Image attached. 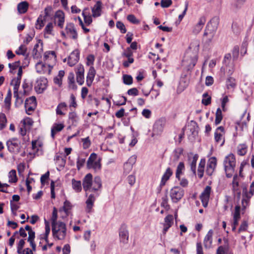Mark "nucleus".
Listing matches in <instances>:
<instances>
[{"label":"nucleus","mask_w":254,"mask_h":254,"mask_svg":"<svg viewBox=\"0 0 254 254\" xmlns=\"http://www.w3.org/2000/svg\"><path fill=\"white\" fill-rule=\"evenodd\" d=\"M199 42L194 41L191 43L189 49L185 53L183 64L188 70L192 69L197 61V54L199 51Z\"/></svg>","instance_id":"f257e3e1"},{"label":"nucleus","mask_w":254,"mask_h":254,"mask_svg":"<svg viewBox=\"0 0 254 254\" xmlns=\"http://www.w3.org/2000/svg\"><path fill=\"white\" fill-rule=\"evenodd\" d=\"M83 188L85 191H97L102 187V181L99 177H96L92 180V175L90 173L87 174L83 180Z\"/></svg>","instance_id":"f03ea898"},{"label":"nucleus","mask_w":254,"mask_h":254,"mask_svg":"<svg viewBox=\"0 0 254 254\" xmlns=\"http://www.w3.org/2000/svg\"><path fill=\"white\" fill-rule=\"evenodd\" d=\"M223 165L226 175L227 178L232 177L236 166V159L235 156L233 154H230L225 157Z\"/></svg>","instance_id":"7ed1b4c3"},{"label":"nucleus","mask_w":254,"mask_h":254,"mask_svg":"<svg viewBox=\"0 0 254 254\" xmlns=\"http://www.w3.org/2000/svg\"><path fill=\"white\" fill-rule=\"evenodd\" d=\"M53 236L55 239L59 240H64L66 235V225L64 222L52 226Z\"/></svg>","instance_id":"20e7f679"},{"label":"nucleus","mask_w":254,"mask_h":254,"mask_svg":"<svg viewBox=\"0 0 254 254\" xmlns=\"http://www.w3.org/2000/svg\"><path fill=\"white\" fill-rule=\"evenodd\" d=\"M254 194V182H253L248 191L247 188L244 187L242 191V209L244 211L249 205L250 200Z\"/></svg>","instance_id":"39448f33"},{"label":"nucleus","mask_w":254,"mask_h":254,"mask_svg":"<svg viewBox=\"0 0 254 254\" xmlns=\"http://www.w3.org/2000/svg\"><path fill=\"white\" fill-rule=\"evenodd\" d=\"M231 59L230 54L228 53L225 55L223 60L224 65L221 68V72L224 75L225 74L231 75L234 71V65Z\"/></svg>","instance_id":"423d86ee"},{"label":"nucleus","mask_w":254,"mask_h":254,"mask_svg":"<svg viewBox=\"0 0 254 254\" xmlns=\"http://www.w3.org/2000/svg\"><path fill=\"white\" fill-rule=\"evenodd\" d=\"M87 167L92 169L95 172H99L101 169V159H97V155L92 153L90 155L87 162Z\"/></svg>","instance_id":"0eeeda50"},{"label":"nucleus","mask_w":254,"mask_h":254,"mask_svg":"<svg viewBox=\"0 0 254 254\" xmlns=\"http://www.w3.org/2000/svg\"><path fill=\"white\" fill-rule=\"evenodd\" d=\"M61 35L63 37H67L74 40L78 38V33L74 24L72 23H67L65 28V32L62 31Z\"/></svg>","instance_id":"6e6552de"},{"label":"nucleus","mask_w":254,"mask_h":254,"mask_svg":"<svg viewBox=\"0 0 254 254\" xmlns=\"http://www.w3.org/2000/svg\"><path fill=\"white\" fill-rule=\"evenodd\" d=\"M170 196L174 203L179 201L184 195V190L179 187H174L170 191Z\"/></svg>","instance_id":"1a4fd4ad"},{"label":"nucleus","mask_w":254,"mask_h":254,"mask_svg":"<svg viewBox=\"0 0 254 254\" xmlns=\"http://www.w3.org/2000/svg\"><path fill=\"white\" fill-rule=\"evenodd\" d=\"M8 150L9 152L14 153H18L20 151V142L17 138H12L6 142Z\"/></svg>","instance_id":"9d476101"},{"label":"nucleus","mask_w":254,"mask_h":254,"mask_svg":"<svg viewBox=\"0 0 254 254\" xmlns=\"http://www.w3.org/2000/svg\"><path fill=\"white\" fill-rule=\"evenodd\" d=\"M44 61L48 65L52 66V68L56 64L57 57L54 51H47L44 53Z\"/></svg>","instance_id":"9b49d317"},{"label":"nucleus","mask_w":254,"mask_h":254,"mask_svg":"<svg viewBox=\"0 0 254 254\" xmlns=\"http://www.w3.org/2000/svg\"><path fill=\"white\" fill-rule=\"evenodd\" d=\"M210 28V24L208 23L203 36V42L207 45H209L212 42L215 35V30H212Z\"/></svg>","instance_id":"f8f14e48"},{"label":"nucleus","mask_w":254,"mask_h":254,"mask_svg":"<svg viewBox=\"0 0 254 254\" xmlns=\"http://www.w3.org/2000/svg\"><path fill=\"white\" fill-rule=\"evenodd\" d=\"M36 71L40 74H50L52 70V66L44 64L43 62H38L35 65Z\"/></svg>","instance_id":"ddd939ff"},{"label":"nucleus","mask_w":254,"mask_h":254,"mask_svg":"<svg viewBox=\"0 0 254 254\" xmlns=\"http://www.w3.org/2000/svg\"><path fill=\"white\" fill-rule=\"evenodd\" d=\"M224 134V128L222 126L217 127L214 133L215 141L221 146L223 145L225 142Z\"/></svg>","instance_id":"4468645a"},{"label":"nucleus","mask_w":254,"mask_h":254,"mask_svg":"<svg viewBox=\"0 0 254 254\" xmlns=\"http://www.w3.org/2000/svg\"><path fill=\"white\" fill-rule=\"evenodd\" d=\"M165 125V121L163 119L157 120L153 126V131L152 133V137H154L155 135L160 134L163 130L164 127Z\"/></svg>","instance_id":"2eb2a0df"},{"label":"nucleus","mask_w":254,"mask_h":254,"mask_svg":"<svg viewBox=\"0 0 254 254\" xmlns=\"http://www.w3.org/2000/svg\"><path fill=\"white\" fill-rule=\"evenodd\" d=\"M211 192V187L207 186L200 195V199L204 207H206L208 205Z\"/></svg>","instance_id":"dca6fc26"},{"label":"nucleus","mask_w":254,"mask_h":254,"mask_svg":"<svg viewBox=\"0 0 254 254\" xmlns=\"http://www.w3.org/2000/svg\"><path fill=\"white\" fill-rule=\"evenodd\" d=\"M84 66L79 64L76 69V77L77 82L80 85H82L84 81Z\"/></svg>","instance_id":"f3484780"},{"label":"nucleus","mask_w":254,"mask_h":254,"mask_svg":"<svg viewBox=\"0 0 254 254\" xmlns=\"http://www.w3.org/2000/svg\"><path fill=\"white\" fill-rule=\"evenodd\" d=\"M47 80L45 78H40L37 80L35 89L38 93H41L47 88Z\"/></svg>","instance_id":"a211bd4d"},{"label":"nucleus","mask_w":254,"mask_h":254,"mask_svg":"<svg viewBox=\"0 0 254 254\" xmlns=\"http://www.w3.org/2000/svg\"><path fill=\"white\" fill-rule=\"evenodd\" d=\"M79 59V51L78 50H75L69 56L67 64L70 66H72L78 62Z\"/></svg>","instance_id":"6ab92c4d"},{"label":"nucleus","mask_w":254,"mask_h":254,"mask_svg":"<svg viewBox=\"0 0 254 254\" xmlns=\"http://www.w3.org/2000/svg\"><path fill=\"white\" fill-rule=\"evenodd\" d=\"M120 240V242L124 243L127 244L128 240V231L125 226H122L119 232Z\"/></svg>","instance_id":"aec40b11"},{"label":"nucleus","mask_w":254,"mask_h":254,"mask_svg":"<svg viewBox=\"0 0 254 254\" xmlns=\"http://www.w3.org/2000/svg\"><path fill=\"white\" fill-rule=\"evenodd\" d=\"M55 18L58 19L57 25L59 27L62 28L64 27V14L62 10H58L56 12Z\"/></svg>","instance_id":"412c9836"},{"label":"nucleus","mask_w":254,"mask_h":254,"mask_svg":"<svg viewBox=\"0 0 254 254\" xmlns=\"http://www.w3.org/2000/svg\"><path fill=\"white\" fill-rule=\"evenodd\" d=\"M96 74V71L95 70L94 67L93 66H91L89 69V71L87 73V75L86 77V83L87 86H90L92 84V83L94 80L95 75Z\"/></svg>","instance_id":"4be33fe9"},{"label":"nucleus","mask_w":254,"mask_h":254,"mask_svg":"<svg viewBox=\"0 0 254 254\" xmlns=\"http://www.w3.org/2000/svg\"><path fill=\"white\" fill-rule=\"evenodd\" d=\"M102 2L97 1L94 6L92 8V16L97 17L100 16L101 14Z\"/></svg>","instance_id":"5701e85b"},{"label":"nucleus","mask_w":254,"mask_h":254,"mask_svg":"<svg viewBox=\"0 0 254 254\" xmlns=\"http://www.w3.org/2000/svg\"><path fill=\"white\" fill-rule=\"evenodd\" d=\"M206 19L204 17H201L198 20V23L193 27L192 32L193 33L197 34L201 30L204 24L205 23Z\"/></svg>","instance_id":"b1692460"},{"label":"nucleus","mask_w":254,"mask_h":254,"mask_svg":"<svg viewBox=\"0 0 254 254\" xmlns=\"http://www.w3.org/2000/svg\"><path fill=\"white\" fill-rule=\"evenodd\" d=\"M96 196L93 194H90L88 198L86 201V211L87 212H90L91 210V209L93 206L94 203L96 199Z\"/></svg>","instance_id":"393cba45"},{"label":"nucleus","mask_w":254,"mask_h":254,"mask_svg":"<svg viewBox=\"0 0 254 254\" xmlns=\"http://www.w3.org/2000/svg\"><path fill=\"white\" fill-rule=\"evenodd\" d=\"M213 231L212 230H210L204 239V245L206 248H210L212 242V236Z\"/></svg>","instance_id":"a878e982"},{"label":"nucleus","mask_w":254,"mask_h":254,"mask_svg":"<svg viewBox=\"0 0 254 254\" xmlns=\"http://www.w3.org/2000/svg\"><path fill=\"white\" fill-rule=\"evenodd\" d=\"M173 172L170 168H168L164 175H163L161 181L160 182V186L162 187L164 186L166 182L169 179L170 177L172 176Z\"/></svg>","instance_id":"bb28decb"},{"label":"nucleus","mask_w":254,"mask_h":254,"mask_svg":"<svg viewBox=\"0 0 254 254\" xmlns=\"http://www.w3.org/2000/svg\"><path fill=\"white\" fill-rule=\"evenodd\" d=\"M82 15L84 22L87 25H89L92 22V16L90 14L89 8H85L82 11Z\"/></svg>","instance_id":"cd10ccee"},{"label":"nucleus","mask_w":254,"mask_h":254,"mask_svg":"<svg viewBox=\"0 0 254 254\" xmlns=\"http://www.w3.org/2000/svg\"><path fill=\"white\" fill-rule=\"evenodd\" d=\"M21 79L14 78L12 79L10 84L13 86V96H17Z\"/></svg>","instance_id":"c85d7f7f"},{"label":"nucleus","mask_w":254,"mask_h":254,"mask_svg":"<svg viewBox=\"0 0 254 254\" xmlns=\"http://www.w3.org/2000/svg\"><path fill=\"white\" fill-rule=\"evenodd\" d=\"M29 4L26 1H22L17 5V10L20 14H23L27 12Z\"/></svg>","instance_id":"c756f323"},{"label":"nucleus","mask_w":254,"mask_h":254,"mask_svg":"<svg viewBox=\"0 0 254 254\" xmlns=\"http://www.w3.org/2000/svg\"><path fill=\"white\" fill-rule=\"evenodd\" d=\"M64 73L65 72L64 70H60L58 75L54 78V83L58 85L59 87L61 86L62 84V79L64 75Z\"/></svg>","instance_id":"7c9ffc66"},{"label":"nucleus","mask_w":254,"mask_h":254,"mask_svg":"<svg viewBox=\"0 0 254 254\" xmlns=\"http://www.w3.org/2000/svg\"><path fill=\"white\" fill-rule=\"evenodd\" d=\"M64 126L63 124H54L51 129V135L53 138L54 137L55 134L59 131H61L64 127Z\"/></svg>","instance_id":"2f4dec72"},{"label":"nucleus","mask_w":254,"mask_h":254,"mask_svg":"<svg viewBox=\"0 0 254 254\" xmlns=\"http://www.w3.org/2000/svg\"><path fill=\"white\" fill-rule=\"evenodd\" d=\"M232 29L236 35H239L243 29V25L239 22H234L232 25Z\"/></svg>","instance_id":"473e14b6"},{"label":"nucleus","mask_w":254,"mask_h":254,"mask_svg":"<svg viewBox=\"0 0 254 254\" xmlns=\"http://www.w3.org/2000/svg\"><path fill=\"white\" fill-rule=\"evenodd\" d=\"M68 119L72 126H76L78 121V118L76 113L70 112L68 114Z\"/></svg>","instance_id":"72a5a7b5"},{"label":"nucleus","mask_w":254,"mask_h":254,"mask_svg":"<svg viewBox=\"0 0 254 254\" xmlns=\"http://www.w3.org/2000/svg\"><path fill=\"white\" fill-rule=\"evenodd\" d=\"M205 165V160L204 159H201L199 163L197 169L198 176L199 178H202L203 176Z\"/></svg>","instance_id":"f704fd0d"},{"label":"nucleus","mask_w":254,"mask_h":254,"mask_svg":"<svg viewBox=\"0 0 254 254\" xmlns=\"http://www.w3.org/2000/svg\"><path fill=\"white\" fill-rule=\"evenodd\" d=\"M67 82L68 86L70 88L75 89L76 88V86L75 84L74 81V75L73 72H70L68 74L67 78Z\"/></svg>","instance_id":"c9c22d12"},{"label":"nucleus","mask_w":254,"mask_h":254,"mask_svg":"<svg viewBox=\"0 0 254 254\" xmlns=\"http://www.w3.org/2000/svg\"><path fill=\"white\" fill-rule=\"evenodd\" d=\"M45 21L46 19L43 17V15L40 14L37 19L35 28L37 29H41L44 26Z\"/></svg>","instance_id":"e433bc0d"},{"label":"nucleus","mask_w":254,"mask_h":254,"mask_svg":"<svg viewBox=\"0 0 254 254\" xmlns=\"http://www.w3.org/2000/svg\"><path fill=\"white\" fill-rule=\"evenodd\" d=\"M43 142L40 140H34L32 141V148L38 152L43 146Z\"/></svg>","instance_id":"4c0bfd02"},{"label":"nucleus","mask_w":254,"mask_h":254,"mask_svg":"<svg viewBox=\"0 0 254 254\" xmlns=\"http://www.w3.org/2000/svg\"><path fill=\"white\" fill-rule=\"evenodd\" d=\"M185 170V165L182 162L179 163L176 172V177L178 179H180V176L182 174L183 171Z\"/></svg>","instance_id":"58836bf2"},{"label":"nucleus","mask_w":254,"mask_h":254,"mask_svg":"<svg viewBox=\"0 0 254 254\" xmlns=\"http://www.w3.org/2000/svg\"><path fill=\"white\" fill-rule=\"evenodd\" d=\"M58 218V210L56 207L53 208L52 215L51 218L52 226H54L55 225L58 224V223L61 222V221H57Z\"/></svg>","instance_id":"ea45409f"},{"label":"nucleus","mask_w":254,"mask_h":254,"mask_svg":"<svg viewBox=\"0 0 254 254\" xmlns=\"http://www.w3.org/2000/svg\"><path fill=\"white\" fill-rule=\"evenodd\" d=\"M72 187L75 191L77 192L81 191L82 190L81 182L73 179L72 180Z\"/></svg>","instance_id":"a19ab883"},{"label":"nucleus","mask_w":254,"mask_h":254,"mask_svg":"<svg viewBox=\"0 0 254 254\" xmlns=\"http://www.w3.org/2000/svg\"><path fill=\"white\" fill-rule=\"evenodd\" d=\"M8 182L10 183H15L17 181L16 172L15 170H11L8 173Z\"/></svg>","instance_id":"79ce46f5"},{"label":"nucleus","mask_w":254,"mask_h":254,"mask_svg":"<svg viewBox=\"0 0 254 254\" xmlns=\"http://www.w3.org/2000/svg\"><path fill=\"white\" fill-rule=\"evenodd\" d=\"M247 152V146L245 144H240L237 147V152L239 155L243 156Z\"/></svg>","instance_id":"37998d69"},{"label":"nucleus","mask_w":254,"mask_h":254,"mask_svg":"<svg viewBox=\"0 0 254 254\" xmlns=\"http://www.w3.org/2000/svg\"><path fill=\"white\" fill-rule=\"evenodd\" d=\"M198 158V155L195 154L193 156L192 160L191 161V163H190V169L194 174H195V173H196V162H197Z\"/></svg>","instance_id":"c03bdc74"},{"label":"nucleus","mask_w":254,"mask_h":254,"mask_svg":"<svg viewBox=\"0 0 254 254\" xmlns=\"http://www.w3.org/2000/svg\"><path fill=\"white\" fill-rule=\"evenodd\" d=\"M66 109V104L64 103H61L58 105L56 109V113L58 115H63L64 114L63 112V110H65Z\"/></svg>","instance_id":"a18cd8bd"},{"label":"nucleus","mask_w":254,"mask_h":254,"mask_svg":"<svg viewBox=\"0 0 254 254\" xmlns=\"http://www.w3.org/2000/svg\"><path fill=\"white\" fill-rule=\"evenodd\" d=\"M226 86L228 89H234L236 87L235 79L233 77H229L226 81Z\"/></svg>","instance_id":"49530a36"},{"label":"nucleus","mask_w":254,"mask_h":254,"mask_svg":"<svg viewBox=\"0 0 254 254\" xmlns=\"http://www.w3.org/2000/svg\"><path fill=\"white\" fill-rule=\"evenodd\" d=\"M39 45L38 44L35 45L32 51V56L34 59H38L41 56V51L38 50Z\"/></svg>","instance_id":"de8ad7c7"},{"label":"nucleus","mask_w":254,"mask_h":254,"mask_svg":"<svg viewBox=\"0 0 254 254\" xmlns=\"http://www.w3.org/2000/svg\"><path fill=\"white\" fill-rule=\"evenodd\" d=\"M222 120V111L220 108L217 109L215 123L216 125L219 124Z\"/></svg>","instance_id":"09e8293b"},{"label":"nucleus","mask_w":254,"mask_h":254,"mask_svg":"<svg viewBox=\"0 0 254 254\" xmlns=\"http://www.w3.org/2000/svg\"><path fill=\"white\" fill-rule=\"evenodd\" d=\"M6 116L4 114H0V130L3 129L6 124Z\"/></svg>","instance_id":"8fccbe9b"},{"label":"nucleus","mask_w":254,"mask_h":254,"mask_svg":"<svg viewBox=\"0 0 254 254\" xmlns=\"http://www.w3.org/2000/svg\"><path fill=\"white\" fill-rule=\"evenodd\" d=\"M45 233L44 239L46 241L47 243L48 242V235L50 232V227L49 225V222L45 219Z\"/></svg>","instance_id":"3c124183"},{"label":"nucleus","mask_w":254,"mask_h":254,"mask_svg":"<svg viewBox=\"0 0 254 254\" xmlns=\"http://www.w3.org/2000/svg\"><path fill=\"white\" fill-rule=\"evenodd\" d=\"M123 82L126 85H131L132 83V77L131 75L125 74L123 76Z\"/></svg>","instance_id":"603ef678"},{"label":"nucleus","mask_w":254,"mask_h":254,"mask_svg":"<svg viewBox=\"0 0 254 254\" xmlns=\"http://www.w3.org/2000/svg\"><path fill=\"white\" fill-rule=\"evenodd\" d=\"M216 159L215 157H211L209 159L207 165V167L212 168L213 169H215L216 166Z\"/></svg>","instance_id":"864d4df0"},{"label":"nucleus","mask_w":254,"mask_h":254,"mask_svg":"<svg viewBox=\"0 0 254 254\" xmlns=\"http://www.w3.org/2000/svg\"><path fill=\"white\" fill-rule=\"evenodd\" d=\"M25 104L30 106H36V99L34 96H31L25 100Z\"/></svg>","instance_id":"5fc2aeb1"},{"label":"nucleus","mask_w":254,"mask_h":254,"mask_svg":"<svg viewBox=\"0 0 254 254\" xmlns=\"http://www.w3.org/2000/svg\"><path fill=\"white\" fill-rule=\"evenodd\" d=\"M168 198L166 195L162 197L161 206L163 207L166 210H168L170 208V206L168 203Z\"/></svg>","instance_id":"6e6d98bb"},{"label":"nucleus","mask_w":254,"mask_h":254,"mask_svg":"<svg viewBox=\"0 0 254 254\" xmlns=\"http://www.w3.org/2000/svg\"><path fill=\"white\" fill-rule=\"evenodd\" d=\"M54 27V24L52 22H49L45 28L44 32L45 34H52Z\"/></svg>","instance_id":"4d7b16f0"},{"label":"nucleus","mask_w":254,"mask_h":254,"mask_svg":"<svg viewBox=\"0 0 254 254\" xmlns=\"http://www.w3.org/2000/svg\"><path fill=\"white\" fill-rule=\"evenodd\" d=\"M27 48L24 45H21L18 50L16 51L17 55H21L23 56L26 55Z\"/></svg>","instance_id":"13d9d810"},{"label":"nucleus","mask_w":254,"mask_h":254,"mask_svg":"<svg viewBox=\"0 0 254 254\" xmlns=\"http://www.w3.org/2000/svg\"><path fill=\"white\" fill-rule=\"evenodd\" d=\"M71 208V205L70 203L68 201L65 200L64 202V206L63 207V209L66 215H68L69 210Z\"/></svg>","instance_id":"bf43d9fd"},{"label":"nucleus","mask_w":254,"mask_h":254,"mask_svg":"<svg viewBox=\"0 0 254 254\" xmlns=\"http://www.w3.org/2000/svg\"><path fill=\"white\" fill-rule=\"evenodd\" d=\"M232 186L233 190L234 191H237L239 187V182L238 181V176L237 175H234L233 177Z\"/></svg>","instance_id":"052dcab7"},{"label":"nucleus","mask_w":254,"mask_h":254,"mask_svg":"<svg viewBox=\"0 0 254 254\" xmlns=\"http://www.w3.org/2000/svg\"><path fill=\"white\" fill-rule=\"evenodd\" d=\"M174 223L173 220V216L172 215H168L164 218V223L166 225L170 224V225L172 226Z\"/></svg>","instance_id":"680f3d73"},{"label":"nucleus","mask_w":254,"mask_h":254,"mask_svg":"<svg viewBox=\"0 0 254 254\" xmlns=\"http://www.w3.org/2000/svg\"><path fill=\"white\" fill-rule=\"evenodd\" d=\"M122 55L127 57V59L132 58L133 52L131 50H130V48H127L123 53Z\"/></svg>","instance_id":"e2e57ef3"},{"label":"nucleus","mask_w":254,"mask_h":254,"mask_svg":"<svg viewBox=\"0 0 254 254\" xmlns=\"http://www.w3.org/2000/svg\"><path fill=\"white\" fill-rule=\"evenodd\" d=\"M82 141L83 142V147L84 149H87L91 145V142L89 137H87L84 138H82Z\"/></svg>","instance_id":"0e129e2a"},{"label":"nucleus","mask_w":254,"mask_h":254,"mask_svg":"<svg viewBox=\"0 0 254 254\" xmlns=\"http://www.w3.org/2000/svg\"><path fill=\"white\" fill-rule=\"evenodd\" d=\"M248 227V223L247 221H243L241 225L240 228L238 229V233H240L242 232L245 231L247 230Z\"/></svg>","instance_id":"69168bd1"},{"label":"nucleus","mask_w":254,"mask_h":254,"mask_svg":"<svg viewBox=\"0 0 254 254\" xmlns=\"http://www.w3.org/2000/svg\"><path fill=\"white\" fill-rule=\"evenodd\" d=\"M117 27L119 29L122 33H125L127 32L126 28L124 23L121 21H118L116 23Z\"/></svg>","instance_id":"338daca9"},{"label":"nucleus","mask_w":254,"mask_h":254,"mask_svg":"<svg viewBox=\"0 0 254 254\" xmlns=\"http://www.w3.org/2000/svg\"><path fill=\"white\" fill-rule=\"evenodd\" d=\"M127 19L133 24H138L139 20L136 19L135 16L133 14H129L127 16Z\"/></svg>","instance_id":"774afa93"}]
</instances>
